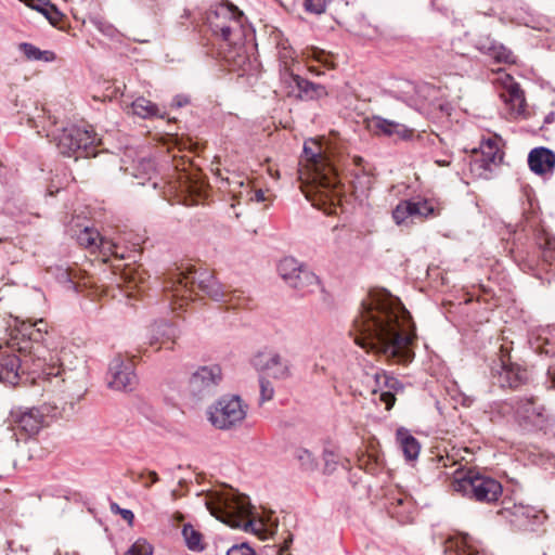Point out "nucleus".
Wrapping results in <instances>:
<instances>
[{
    "label": "nucleus",
    "mask_w": 555,
    "mask_h": 555,
    "mask_svg": "<svg viewBox=\"0 0 555 555\" xmlns=\"http://www.w3.org/2000/svg\"><path fill=\"white\" fill-rule=\"evenodd\" d=\"M399 92L400 99L403 102L418 111L424 109L426 104L437 94V90L434 86L429 83L415 85L411 81H403Z\"/></svg>",
    "instance_id": "nucleus-15"
},
{
    "label": "nucleus",
    "mask_w": 555,
    "mask_h": 555,
    "mask_svg": "<svg viewBox=\"0 0 555 555\" xmlns=\"http://www.w3.org/2000/svg\"><path fill=\"white\" fill-rule=\"evenodd\" d=\"M46 415L39 408H17L10 414L13 429L25 434L26 437L37 435L44 425Z\"/></svg>",
    "instance_id": "nucleus-13"
},
{
    "label": "nucleus",
    "mask_w": 555,
    "mask_h": 555,
    "mask_svg": "<svg viewBox=\"0 0 555 555\" xmlns=\"http://www.w3.org/2000/svg\"><path fill=\"white\" fill-rule=\"evenodd\" d=\"M293 81L300 92V98L312 100L326 94L325 88L323 86L311 82L298 75L293 76Z\"/></svg>",
    "instance_id": "nucleus-30"
},
{
    "label": "nucleus",
    "mask_w": 555,
    "mask_h": 555,
    "mask_svg": "<svg viewBox=\"0 0 555 555\" xmlns=\"http://www.w3.org/2000/svg\"><path fill=\"white\" fill-rule=\"evenodd\" d=\"M100 236L101 235L98 230L86 227L77 234V242L80 246L89 248L91 251H95Z\"/></svg>",
    "instance_id": "nucleus-35"
},
{
    "label": "nucleus",
    "mask_w": 555,
    "mask_h": 555,
    "mask_svg": "<svg viewBox=\"0 0 555 555\" xmlns=\"http://www.w3.org/2000/svg\"><path fill=\"white\" fill-rule=\"evenodd\" d=\"M528 165L537 175L552 173L555 168V153L546 147H535L528 155Z\"/></svg>",
    "instance_id": "nucleus-21"
},
{
    "label": "nucleus",
    "mask_w": 555,
    "mask_h": 555,
    "mask_svg": "<svg viewBox=\"0 0 555 555\" xmlns=\"http://www.w3.org/2000/svg\"><path fill=\"white\" fill-rule=\"evenodd\" d=\"M153 547L145 540H138L125 555H152Z\"/></svg>",
    "instance_id": "nucleus-40"
},
{
    "label": "nucleus",
    "mask_w": 555,
    "mask_h": 555,
    "mask_svg": "<svg viewBox=\"0 0 555 555\" xmlns=\"http://www.w3.org/2000/svg\"><path fill=\"white\" fill-rule=\"evenodd\" d=\"M188 103V99L186 98H183V96H176L175 99V104L178 106V107H181L183 105H185Z\"/></svg>",
    "instance_id": "nucleus-52"
},
{
    "label": "nucleus",
    "mask_w": 555,
    "mask_h": 555,
    "mask_svg": "<svg viewBox=\"0 0 555 555\" xmlns=\"http://www.w3.org/2000/svg\"><path fill=\"white\" fill-rule=\"evenodd\" d=\"M553 117H554V114L552 113L548 116H546L545 121L550 122L553 119Z\"/></svg>",
    "instance_id": "nucleus-55"
},
{
    "label": "nucleus",
    "mask_w": 555,
    "mask_h": 555,
    "mask_svg": "<svg viewBox=\"0 0 555 555\" xmlns=\"http://www.w3.org/2000/svg\"><path fill=\"white\" fill-rule=\"evenodd\" d=\"M499 80L503 87L500 96L509 107L511 114L514 117L522 116L526 111V99L520 86L508 74L502 75Z\"/></svg>",
    "instance_id": "nucleus-16"
},
{
    "label": "nucleus",
    "mask_w": 555,
    "mask_h": 555,
    "mask_svg": "<svg viewBox=\"0 0 555 555\" xmlns=\"http://www.w3.org/2000/svg\"><path fill=\"white\" fill-rule=\"evenodd\" d=\"M440 214L439 205L433 199H404L392 210V219L397 225H410Z\"/></svg>",
    "instance_id": "nucleus-8"
},
{
    "label": "nucleus",
    "mask_w": 555,
    "mask_h": 555,
    "mask_svg": "<svg viewBox=\"0 0 555 555\" xmlns=\"http://www.w3.org/2000/svg\"><path fill=\"white\" fill-rule=\"evenodd\" d=\"M20 359L15 354L0 356V383L16 385L20 379Z\"/></svg>",
    "instance_id": "nucleus-23"
},
{
    "label": "nucleus",
    "mask_w": 555,
    "mask_h": 555,
    "mask_svg": "<svg viewBox=\"0 0 555 555\" xmlns=\"http://www.w3.org/2000/svg\"><path fill=\"white\" fill-rule=\"evenodd\" d=\"M18 50L24 54L28 61H42L51 63L56 60V55L51 50H40L29 42H22L18 44Z\"/></svg>",
    "instance_id": "nucleus-33"
},
{
    "label": "nucleus",
    "mask_w": 555,
    "mask_h": 555,
    "mask_svg": "<svg viewBox=\"0 0 555 555\" xmlns=\"http://www.w3.org/2000/svg\"><path fill=\"white\" fill-rule=\"evenodd\" d=\"M516 415L520 421L535 427L543 426L547 421L545 406L533 397L517 402Z\"/></svg>",
    "instance_id": "nucleus-17"
},
{
    "label": "nucleus",
    "mask_w": 555,
    "mask_h": 555,
    "mask_svg": "<svg viewBox=\"0 0 555 555\" xmlns=\"http://www.w3.org/2000/svg\"><path fill=\"white\" fill-rule=\"evenodd\" d=\"M207 24L211 31L229 44L242 42L243 13L231 3H219L207 13Z\"/></svg>",
    "instance_id": "nucleus-5"
},
{
    "label": "nucleus",
    "mask_w": 555,
    "mask_h": 555,
    "mask_svg": "<svg viewBox=\"0 0 555 555\" xmlns=\"http://www.w3.org/2000/svg\"><path fill=\"white\" fill-rule=\"evenodd\" d=\"M397 441L408 460H415L418 456L421 446L408 429L399 428L397 430Z\"/></svg>",
    "instance_id": "nucleus-28"
},
{
    "label": "nucleus",
    "mask_w": 555,
    "mask_h": 555,
    "mask_svg": "<svg viewBox=\"0 0 555 555\" xmlns=\"http://www.w3.org/2000/svg\"><path fill=\"white\" fill-rule=\"evenodd\" d=\"M182 535L189 550L194 552H201L204 550L202 542L203 535L199 531L195 530L190 524L183 526Z\"/></svg>",
    "instance_id": "nucleus-34"
},
{
    "label": "nucleus",
    "mask_w": 555,
    "mask_h": 555,
    "mask_svg": "<svg viewBox=\"0 0 555 555\" xmlns=\"http://www.w3.org/2000/svg\"><path fill=\"white\" fill-rule=\"evenodd\" d=\"M455 546V555H486L469 534H461L450 541Z\"/></svg>",
    "instance_id": "nucleus-29"
},
{
    "label": "nucleus",
    "mask_w": 555,
    "mask_h": 555,
    "mask_svg": "<svg viewBox=\"0 0 555 555\" xmlns=\"http://www.w3.org/2000/svg\"><path fill=\"white\" fill-rule=\"evenodd\" d=\"M273 395H274V388H273L271 382H269L266 378H261L260 379V400H261V402L271 400L273 398Z\"/></svg>",
    "instance_id": "nucleus-41"
},
{
    "label": "nucleus",
    "mask_w": 555,
    "mask_h": 555,
    "mask_svg": "<svg viewBox=\"0 0 555 555\" xmlns=\"http://www.w3.org/2000/svg\"><path fill=\"white\" fill-rule=\"evenodd\" d=\"M354 343L393 363L412 359L414 338L409 311L386 291L370 294L353 321Z\"/></svg>",
    "instance_id": "nucleus-1"
},
{
    "label": "nucleus",
    "mask_w": 555,
    "mask_h": 555,
    "mask_svg": "<svg viewBox=\"0 0 555 555\" xmlns=\"http://www.w3.org/2000/svg\"><path fill=\"white\" fill-rule=\"evenodd\" d=\"M312 56H313L317 61H319V62H321V63H323V64H325V65H330V61H328V57H330V56H328V54H327L326 52H324L323 50L313 49V50H312Z\"/></svg>",
    "instance_id": "nucleus-47"
},
{
    "label": "nucleus",
    "mask_w": 555,
    "mask_h": 555,
    "mask_svg": "<svg viewBox=\"0 0 555 555\" xmlns=\"http://www.w3.org/2000/svg\"><path fill=\"white\" fill-rule=\"evenodd\" d=\"M435 164L441 167L449 166L451 164V157L448 156L446 158H437L435 159Z\"/></svg>",
    "instance_id": "nucleus-50"
},
{
    "label": "nucleus",
    "mask_w": 555,
    "mask_h": 555,
    "mask_svg": "<svg viewBox=\"0 0 555 555\" xmlns=\"http://www.w3.org/2000/svg\"><path fill=\"white\" fill-rule=\"evenodd\" d=\"M306 197L312 203L313 206L320 207V204L314 198H312L309 193L306 194Z\"/></svg>",
    "instance_id": "nucleus-53"
},
{
    "label": "nucleus",
    "mask_w": 555,
    "mask_h": 555,
    "mask_svg": "<svg viewBox=\"0 0 555 555\" xmlns=\"http://www.w3.org/2000/svg\"><path fill=\"white\" fill-rule=\"evenodd\" d=\"M296 457L300 462L301 466L307 470H312L317 467L313 454L306 449L298 450L296 452Z\"/></svg>",
    "instance_id": "nucleus-39"
},
{
    "label": "nucleus",
    "mask_w": 555,
    "mask_h": 555,
    "mask_svg": "<svg viewBox=\"0 0 555 555\" xmlns=\"http://www.w3.org/2000/svg\"><path fill=\"white\" fill-rule=\"evenodd\" d=\"M253 363L260 371L275 379H286L292 375L291 361L276 350H266L257 353Z\"/></svg>",
    "instance_id": "nucleus-12"
},
{
    "label": "nucleus",
    "mask_w": 555,
    "mask_h": 555,
    "mask_svg": "<svg viewBox=\"0 0 555 555\" xmlns=\"http://www.w3.org/2000/svg\"><path fill=\"white\" fill-rule=\"evenodd\" d=\"M25 331H28L30 340L39 341L43 338V335L48 333V324L44 320H37L35 323L24 324Z\"/></svg>",
    "instance_id": "nucleus-37"
},
{
    "label": "nucleus",
    "mask_w": 555,
    "mask_h": 555,
    "mask_svg": "<svg viewBox=\"0 0 555 555\" xmlns=\"http://www.w3.org/2000/svg\"><path fill=\"white\" fill-rule=\"evenodd\" d=\"M325 461V469L332 472L335 468V455L331 451H325L323 454Z\"/></svg>",
    "instance_id": "nucleus-46"
},
{
    "label": "nucleus",
    "mask_w": 555,
    "mask_h": 555,
    "mask_svg": "<svg viewBox=\"0 0 555 555\" xmlns=\"http://www.w3.org/2000/svg\"><path fill=\"white\" fill-rule=\"evenodd\" d=\"M51 363H47L43 374L51 378H56L57 383L76 384L85 378V367L81 363H74L72 353L66 348L60 350L54 357H50Z\"/></svg>",
    "instance_id": "nucleus-10"
},
{
    "label": "nucleus",
    "mask_w": 555,
    "mask_h": 555,
    "mask_svg": "<svg viewBox=\"0 0 555 555\" xmlns=\"http://www.w3.org/2000/svg\"><path fill=\"white\" fill-rule=\"evenodd\" d=\"M118 508H120V507H119V505L117 503H112L111 504V511L113 513L118 514Z\"/></svg>",
    "instance_id": "nucleus-54"
},
{
    "label": "nucleus",
    "mask_w": 555,
    "mask_h": 555,
    "mask_svg": "<svg viewBox=\"0 0 555 555\" xmlns=\"http://www.w3.org/2000/svg\"><path fill=\"white\" fill-rule=\"evenodd\" d=\"M292 541H293V538L291 537V538L288 539V541H286L285 546L287 547V546H288V543H291Z\"/></svg>",
    "instance_id": "nucleus-57"
},
{
    "label": "nucleus",
    "mask_w": 555,
    "mask_h": 555,
    "mask_svg": "<svg viewBox=\"0 0 555 555\" xmlns=\"http://www.w3.org/2000/svg\"><path fill=\"white\" fill-rule=\"evenodd\" d=\"M255 201L256 202H263L266 199V196H264V193L262 190H257L255 192V196H254Z\"/></svg>",
    "instance_id": "nucleus-51"
},
{
    "label": "nucleus",
    "mask_w": 555,
    "mask_h": 555,
    "mask_svg": "<svg viewBox=\"0 0 555 555\" xmlns=\"http://www.w3.org/2000/svg\"><path fill=\"white\" fill-rule=\"evenodd\" d=\"M139 167H140V169H142L143 175H146L149 177V179H151V173H153L155 170L154 162L152 159L143 158L140 162Z\"/></svg>",
    "instance_id": "nucleus-45"
},
{
    "label": "nucleus",
    "mask_w": 555,
    "mask_h": 555,
    "mask_svg": "<svg viewBox=\"0 0 555 555\" xmlns=\"http://www.w3.org/2000/svg\"><path fill=\"white\" fill-rule=\"evenodd\" d=\"M118 514L125 519L129 525L133 522L134 514L130 509L118 508Z\"/></svg>",
    "instance_id": "nucleus-48"
},
{
    "label": "nucleus",
    "mask_w": 555,
    "mask_h": 555,
    "mask_svg": "<svg viewBox=\"0 0 555 555\" xmlns=\"http://www.w3.org/2000/svg\"><path fill=\"white\" fill-rule=\"evenodd\" d=\"M288 286L297 289L301 294L313 293L320 287V280L305 263L299 274L293 279Z\"/></svg>",
    "instance_id": "nucleus-26"
},
{
    "label": "nucleus",
    "mask_w": 555,
    "mask_h": 555,
    "mask_svg": "<svg viewBox=\"0 0 555 555\" xmlns=\"http://www.w3.org/2000/svg\"><path fill=\"white\" fill-rule=\"evenodd\" d=\"M25 2L29 8L40 12L53 26L62 21L63 14L49 0H25Z\"/></svg>",
    "instance_id": "nucleus-27"
},
{
    "label": "nucleus",
    "mask_w": 555,
    "mask_h": 555,
    "mask_svg": "<svg viewBox=\"0 0 555 555\" xmlns=\"http://www.w3.org/2000/svg\"><path fill=\"white\" fill-rule=\"evenodd\" d=\"M98 249L103 256L113 255L119 259L125 258L124 254L118 253V245L113 240L107 237L100 236L96 250Z\"/></svg>",
    "instance_id": "nucleus-38"
},
{
    "label": "nucleus",
    "mask_w": 555,
    "mask_h": 555,
    "mask_svg": "<svg viewBox=\"0 0 555 555\" xmlns=\"http://www.w3.org/2000/svg\"><path fill=\"white\" fill-rule=\"evenodd\" d=\"M222 379L221 367L217 364L198 367L190 377L191 391L202 398L215 391Z\"/></svg>",
    "instance_id": "nucleus-14"
},
{
    "label": "nucleus",
    "mask_w": 555,
    "mask_h": 555,
    "mask_svg": "<svg viewBox=\"0 0 555 555\" xmlns=\"http://www.w3.org/2000/svg\"><path fill=\"white\" fill-rule=\"evenodd\" d=\"M365 383L374 396H378V400L385 404V409L389 411L395 402L397 392L403 391L402 383L396 377L388 376L383 371L370 367L364 373Z\"/></svg>",
    "instance_id": "nucleus-9"
},
{
    "label": "nucleus",
    "mask_w": 555,
    "mask_h": 555,
    "mask_svg": "<svg viewBox=\"0 0 555 555\" xmlns=\"http://www.w3.org/2000/svg\"><path fill=\"white\" fill-rule=\"evenodd\" d=\"M327 0H305V8L307 11L315 14H321L325 11Z\"/></svg>",
    "instance_id": "nucleus-42"
},
{
    "label": "nucleus",
    "mask_w": 555,
    "mask_h": 555,
    "mask_svg": "<svg viewBox=\"0 0 555 555\" xmlns=\"http://www.w3.org/2000/svg\"><path fill=\"white\" fill-rule=\"evenodd\" d=\"M130 109L133 115L141 118L164 117L158 106L143 96L135 99L131 103Z\"/></svg>",
    "instance_id": "nucleus-31"
},
{
    "label": "nucleus",
    "mask_w": 555,
    "mask_h": 555,
    "mask_svg": "<svg viewBox=\"0 0 555 555\" xmlns=\"http://www.w3.org/2000/svg\"><path fill=\"white\" fill-rule=\"evenodd\" d=\"M457 57L461 59V60H465V55L464 54L457 55Z\"/></svg>",
    "instance_id": "nucleus-58"
},
{
    "label": "nucleus",
    "mask_w": 555,
    "mask_h": 555,
    "mask_svg": "<svg viewBox=\"0 0 555 555\" xmlns=\"http://www.w3.org/2000/svg\"><path fill=\"white\" fill-rule=\"evenodd\" d=\"M538 244L542 249L544 260L550 263L555 261V237L548 233H542L538 237Z\"/></svg>",
    "instance_id": "nucleus-36"
},
{
    "label": "nucleus",
    "mask_w": 555,
    "mask_h": 555,
    "mask_svg": "<svg viewBox=\"0 0 555 555\" xmlns=\"http://www.w3.org/2000/svg\"><path fill=\"white\" fill-rule=\"evenodd\" d=\"M206 505L212 516L233 528L247 531L254 525L248 519L253 506L244 494L230 492L220 496L217 502H207Z\"/></svg>",
    "instance_id": "nucleus-3"
},
{
    "label": "nucleus",
    "mask_w": 555,
    "mask_h": 555,
    "mask_svg": "<svg viewBox=\"0 0 555 555\" xmlns=\"http://www.w3.org/2000/svg\"><path fill=\"white\" fill-rule=\"evenodd\" d=\"M147 475H149V478H150V482L145 483V488H150L151 485H153V483H155V482H157L159 480V477H158L157 473L154 472V470H150Z\"/></svg>",
    "instance_id": "nucleus-49"
},
{
    "label": "nucleus",
    "mask_w": 555,
    "mask_h": 555,
    "mask_svg": "<svg viewBox=\"0 0 555 555\" xmlns=\"http://www.w3.org/2000/svg\"><path fill=\"white\" fill-rule=\"evenodd\" d=\"M304 154L308 162L312 163L314 166V170L317 172L315 179L321 180V186L328 190L334 185V181L326 176V173L321 172L319 166L323 162V156L321 152V147L318 145L315 141L306 142L304 145Z\"/></svg>",
    "instance_id": "nucleus-22"
},
{
    "label": "nucleus",
    "mask_w": 555,
    "mask_h": 555,
    "mask_svg": "<svg viewBox=\"0 0 555 555\" xmlns=\"http://www.w3.org/2000/svg\"><path fill=\"white\" fill-rule=\"evenodd\" d=\"M247 415V405L238 396H223L208 410L211 425L221 430L240 426Z\"/></svg>",
    "instance_id": "nucleus-7"
},
{
    "label": "nucleus",
    "mask_w": 555,
    "mask_h": 555,
    "mask_svg": "<svg viewBox=\"0 0 555 555\" xmlns=\"http://www.w3.org/2000/svg\"><path fill=\"white\" fill-rule=\"evenodd\" d=\"M227 555H255V552L247 543H241L231 546Z\"/></svg>",
    "instance_id": "nucleus-44"
},
{
    "label": "nucleus",
    "mask_w": 555,
    "mask_h": 555,
    "mask_svg": "<svg viewBox=\"0 0 555 555\" xmlns=\"http://www.w3.org/2000/svg\"><path fill=\"white\" fill-rule=\"evenodd\" d=\"M53 140L61 154L75 159L95 156V147L101 144V139L91 127L75 125L60 130L53 135Z\"/></svg>",
    "instance_id": "nucleus-4"
},
{
    "label": "nucleus",
    "mask_w": 555,
    "mask_h": 555,
    "mask_svg": "<svg viewBox=\"0 0 555 555\" xmlns=\"http://www.w3.org/2000/svg\"><path fill=\"white\" fill-rule=\"evenodd\" d=\"M150 345L166 341L173 343L180 335L179 328L165 320L154 322L150 327Z\"/></svg>",
    "instance_id": "nucleus-25"
},
{
    "label": "nucleus",
    "mask_w": 555,
    "mask_h": 555,
    "mask_svg": "<svg viewBox=\"0 0 555 555\" xmlns=\"http://www.w3.org/2000/svg\"><path fill=\"white\" fill-rule=\"evenodd\" d=\"M28 121H29L31 127H37V124L35 122L34 118H29Z\"/></svg>",
    "instance_id": "nucleus-56"
},
{
    "label": "nucleus",
    "mask_w": 555,
    "mask_h": 555,
    "mask_svg": "<svg viewBox=\"0 0 555 555\" xmlns=\"http://www.w3.org/2000/svg\"><path fill=\"white\" fill-rule=\"evenodd\" d=\"M481 155L480 159H475L474 166L491 170L492 165H496L502 160L498 142L493 139L483 141L480 145Z\"/></svg>",
    "instance_id": "nucleus-24"
},
{
    "label": "nucleus",
    "mask_w": 555,
    "mask_h": 555,
    "mask_svg": "<svg viewBox=\"0 0 555 555\" xmlns=\"http://www.w3.org/2000/svg\"><path fill=\"white\" fill-rule=\"evenodd\" d=\"M304 266V262H300L295 257L288 256L280 260L278 264V272L283 281L288 285L293 279L299 274Z\"/></svg>",
    "instance_id": "nucleus-32"
},
{
    "label": "nucleus",
    "mask_w": 555,
    "mask_h": 555,
    "mask_svg": "<svg viewBox=\"0 0 555 555\" xmlns=\"http://www.w3.org/2000/svg\"><path fill=\"white\" fill-rule=\"evenodd\" d=\"M494 383L500 387L517 388L527 379V371L503 360L492 369Z\"/></svg>",
    "instance_id": "nucleus-18"
},
{
    "label": "nucleus",
    "mask_w": 555,
    "mask_h": 555,
    "mask_svg": "<svg viewBox=\"0 0 555 555\" xmlns=\"http://www.w3.org/2000/svg\"><path fill=\"white\" fill-rule=\"evenodd\" d=\"M134 364L120 356L115 357L108 365L107 385L115 390L131 391L137 385Z\"/></svg>",
    "instance_id": "nucleus-11"
},
{
    "label": "nucleus",
    "mask_w": 555,
    "mask_h": 555,
    "mask_svg": "<svg viewBox=\"0 0 555 555\" xmlns=\"http://www.w3.org/2000/svg\"><path fill=\"white\" fill-rule=\"evenodd\" d=\"M370 128L376 133L387 137H397L402 140H410L414 134V128L406 124L380 116H373L371 118Z\"/></svg>",
    "instance_id": "nucleus-19"
},
{
    "label": "nucleus",
    "mask_w": 555,
    "mask_h": 555,
    "mask_svg": "<svg viewBox=\"0 0 555 555\" xmlns=\"http://www.w3.org/2000/svg\"><path fill=\"white\" fill-rule=\"evenodd\" d=\"M475 48L498 63H515L513 52L489 36L478 37L475 41Z\"/></svg>",
    "instance_id": "nucleus-20"
},
{
    "label": "nucleus",
    "mask_w": 555,
    "mask_h": 555,
    "mask_svg": "<svg viewBox=\"0 0 555 555\" xmlns=\"http://www.w3.org/2000/svg\"><path fill=\"white\" fill-rule=\"evenodd\" d=\"M195 287L215 301H227L229 296L222 284L207 270H177L166 280L164 291L171 297L184 299L191 297Z\"/></svg>",
    "instance_id": "nucleus-2"
},
{
    "label": "nucleus",
    "mask_w": 555,
    "mask_h": 555,
    "mask_svg": "<svg viewBox=\"0 0 555 555\" xmlns=\"http://www.w3.org/2000/svg\"><path fill=\"white\" fill-rule=\"evenodd\" d=\"M49 271L55 275L61 283L73 284L72 274L68 269L63 267L50 268Z\"/></svg>",
    "instance_id": "nucleus-43"
},
{
    "label": "nucleus",
    "mask_w": 555,
    "mask_h": 555,
    "mask_svg": "<svg viewBox=\"0 0 555 555\" xmlns=\"http://www.w3.org/2000/svg\"><path fill=\"white\" fill-rule=\"evenodd\" d=\"M451 486L454 491L482 503L498 501L503 491L496 479L474 470L457 476Z\"/></svg>",
    "instance_id": "nucleus-6"
}]
</instances>
